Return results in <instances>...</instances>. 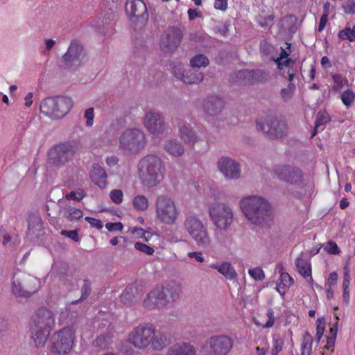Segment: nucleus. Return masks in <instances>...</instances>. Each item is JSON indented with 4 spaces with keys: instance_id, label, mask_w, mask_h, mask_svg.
Returning a JSON list of instances; mask_svg holds the SVG:
<instances>
[{
    "instance_id": "f257e3e1",
    "label": "nucleus",
    "mask_w": 355,
    "mask_h": 355,
    "mask_svg": "<svg viewBox=\"0 0 355 355\" xmlns=\"http://www.w3.org/2000/svg\"><path fill=\"white\" fill-rule=\"evenodd\" d=\"M239 203L242 212L251 223L263 227L272 220V206L264 198L248 196L241 199Z\"/></svg>"
},
{
    "instance_id": "f03ea898",
    "label": "nucleus",
    "mask_w": 355,
    "mask_h": 355,
    "mask_svg": "<svg viewBox=\"0 0 355 355\" xmlns=\"http://www.w3.org/2000/svg\"><path fill=\"white\" fill-rule=\"evenodd\" d=\"M138 170L142 184L148 188L159 184L164 180L166 173L164 162L153 154L146 155L139 161Z\"/></svg>"
},
{
    "instance_id": "7ed1b4c3",
    "label": "nucleus",
    "mask_w": 355,
    "mask_h": 355,
    "mask_svg": "<svg viewBox=\"0 0 355 355\" xmlns=\"http://www.w3.org/2000/svg\"><path fill=\"white\" fill-rule=\"evenodd\" d=\"M54 326L55 316L51 310L42 307L35 313L31 318L30 330L37 347L45 345Z\"/></svg>"
},
{
    "instance_id": "20e7f679",
    "label": "nucleus",
    "mask_w": 355,
    "mask_h": 355,
    "mask_svg": "<svg viewBox=\"0 0 355 355\" xmlns=\"http://www.w3.org/2000/svg\"><path fill=\"white\" fill-rule=\"evenodd\" d=\"M183 227L200 248H207L211 246V239L207 227L196 214H185Z\"/></svg>"
},
{
    "instance_id": "39448f33",
    "label": "nucleus",
    "mask_w": 355,
    "mask_h": 355,
    "mask_svg": "<svg viewBox=\"0 0 355 355\" xmlns=\"http://www.w3.org/2000/svg\"><path fill=\"white\" fill-rule=\"evenodd\" d=\"M73 100L68 96L47 97L40 104V112L53 120L62 119L73 107Z\"/></svg>"
},
{
    "instance_id": "423d86ee",
    "label": "nucleus",
    "mask_w": 355,
    "mask_h": 355,
    "mask_svg": "<svg viewBox=\"0 0 355 355\" xmlns=\"http://www.w3.org/2000/svg\"><path fill=\"white\" fill-rule=\"evenodd\" d=\"M147 144L146 135L139 128L125 130L119 137V148L125 155H137Z\"/></svg>"
},
{
    "instance_id": "0eeeda50",
    "label": "nucleus",
    "mask_w": 355,
    "mask_h": 355,
    "mask_svg": "<svg viewBox=\"0 0 355 355\" xmlns=\"http://www.w3.org/2000/svg\"><path fill=\"white\" fill-rule=\"evenodd\" d=\"M272 175L280 182L296 188H302L305 184L304 173L293 164H276L273 166Z\"/></svg>"
},
{
    "instance_id": "6e6552de",
    "label": "nucleus",
    "mask_w": 355,
    "mask_h": 355,
    "mask_svg": "<svg viewBox=\"0 0 355 355\" xmlns=\"http://www.w3.org/2000/svg\"><path fill=\"white\" fill-rule=\"evenodd\" d=\"M78 149L79 144L76 141L56 144L48 153V162L53 166L62 167L73 158Z\"/></svg>"
},
{
    "instance_id": "1a4fd4ad",
    "label": "nucleus",
    "mask_w": 355,
    "mask_h": 355,
    "mask_svg": "<svg viewBox=\"0 0 355 355\" xmlns=\"http://www.w3.org/2000/svg\"><path fill=\"white\" fill-rule=\"evenodd\" d=\"M234 338L220 334L209 337L201 347L205 355H229L234 345Z\"/></svg>"
},
{
    "instance_id": "9d476101",
    "label": "nucleus",
    "mask_w": 355,
    "mask_h": 355,
    "mask_svg": "<svg viewBox=\"0 0 355 355\" xmlns=\"http://www.w3.org/2000/svg\"><path fill=\"white\" fill-rule=\"evenodd\" d=\"M38 287V279L32 275L20 273L13 276L12 292L17 297L28 298L37 291Z\"/></svg>"
},
{
    "instance_id": "9b49d317",
    "label": "nucleus",
    "mask_w": 355,
    "mask_h": 355,
    "mask_svg": "<svg viewBox=\"0 0 355 355\" xmlns=\"http://www.w3.org/2000/svg\"><path fill=\"white\" fill-rule=\"evenodd\" d=\"M257 128L270 139L282 138L286 135L287 125L284 121L275 116H268L257 121Z\"/></svg>"
},
{
    "instance_id": "f8f14e48",
    "label": "nucleus",
    "mask_w": 355,
    "mask_h": 355,
    "mask_svg": "<svg viewBox=\"0 0 355 355\" xmlns=\"http://www.w3.org/2000/svg\"><path fill=\"white\" fill-rule=\"evenodd\" d=\"M86 51L78 40H72L67 52L61 58L62 66L67 69L76 70L83 64Z\"/></svg>"
},
{
    "instance_id": "ddd939ff",
    "label": "nucleus",
    "mask_w": 355,
    "mask_h": 355,
    "mask_svg": "<svg viewBox=\"0 0 355 355\" xmlns=\"http://www.w3.org/2000/svg\"><path fill=\"white\" fill-rule=\"evenodd\" d=\"M155 207L157 217L162 223L168 225L175 223L178 216V211L171 197L166 195L158 196Z\"/></svg>"
},
{
    "instance_id": "4468645a",
    "label": "nucleus",
    "mask_w": 355,
    "mask_h": 355,
    "mask_svg": "<svg viewBox=\"0 0 355 355\" xmlns=\"http://www.w3.org/2000/svg\"><path fill=\"white\" fill-rule=\"evenodd\" d=\"M209 216L214 225L227 230L233 222L232 209L225 203H216L209 208Z\"/></svg>"
},
{
    "instance_id": "2eb2a0df",
    "label": "nucleus",
    "mask_w": 355,
    "mask_h": 355,
    "mask_svg": "<svg viewBox=\"0 0 355 355\" xmlns=\"http://www.w3.org/2000/svg\"><path fill=\"white\" fill-rule=\"evenodd\" d=\"M74 334L70 328H63L54 333L51 337V349L59 354L69 353L74 341Z\"/></svg>"
},
{
    "instance_id": "dca6fc26",
    "label": "nucleus",
    "mask_w": 355,
    "mask_h": 355,
    "mask_svg": "<svg viewBox=\"0 0 355 355\" xmlns=\"http://www.w3.org/2000/svg\"><path fill=\"white\" fill-rule=\"evenodd\" d=\"M153 336V326L148 324H139L130 333L128 341L136 348L144 349L150 346Z\"/></svg>"
},
{
    "instance_id": "f3484780",
    "label": "nucleus",
    "mask_w": 355,
    "mask_h": 355,
    "mask_svg": "<svg viewBox=\"0 0 355 355\" xmlns=\"http://www.w3.org/2000/svg\"><path fill=\"white\" fill-rule=\"evenodd\" d=\"M125 8L130 20L133 24L142 26L148 21L149 15L144 1L127 0Z\"/></svg>"
},
{
    "instance_id": "a211bd4d",
    "label": "nucleus",
    "mask_w": 355,
    "mask_h": 355,
    "mask_svg": "<svg viewBox=\"0 0 355 355\" xmlns=\"http://www.w3.org/2000/svg\"><path fill=\"white\" fill-rule=\"evenodd\" d=\"M182 38V33L179 28H169L161 37L160 47L166 53L173 52L180 45Z\"/></svg>"
},
{
    "instance_id": "6ab92c4d",
    "label": "nucleus",
    "mask_w": 355,
    "mask_h": 355,
    "mask_svg": "<svg viewBox=\"0 0 355 355\" xmlns=\"http://www.w3.org/2000/svg\"><path fill=\"white\" fill-rule=\"evenodd\" d=\"M217 166L219 171L227 180H237L241 176V166L230 157L223 156L218 159Z\"/></svg>"
},
{
    "instance_id": "aec40b11",
    "label": "nucleus",
    "mask_w": 355,
    "mask_h": 355,
    "mask_svg": "<svg viewBox=\"0 0 355 355\" xmlns=\"http://www.w3.org/2000/svg\"><path fill=\"white\" fill-rule=\"evenodd\" d=\"M144 124L148 132L155 136L162 134L164 131V119L160 112L150 111L145 114Z\"/></svg>"
},
{
    "instance_id": "412c9836",
    "label": "nucleus",
    "mask_w": 355,
    "mask_h": 355,
    "mask_svg": "<svg viewBox=\"0 0 355 355\" xmlns=\"http://www.w3.org/2000/svg\"><path fill=\"white\" fill-rule=\"evenodd\" d=\"M169 304L168 300L162 290V287L156 286L148 294L144 300V305L148 309H153L155 307L161 308Z\"/></svg>"
},
{
    "instance_id": "4be33fe9",
    "label": "nucleus",
    "mask_w": 355,
    "mask_h": 355,
    "mask_svg": "<svg viewBox=\"0 0 355 355\" xmlns=\"http://www.w3.org/2000/svg\"><path fill=\"white\" fill-rule=\"evenodd\" d=\"M178 125L180 139L183 140L186 144L193 147L198 140V136L196 135L191 125L182 119H179Z\"/></svg>"
},
{
    "instance_id": "5701e85b",
    "label": "nucleus",
    "mask_w": 355,
    "mask_h": 355,
    "mask_svg": "<svg viewBox=\"0 0 355 355\" xmlns=\"http://www.w3.org/2000/svg\"><path fill=\"white\" fill-rule=\"evenodd\" d=\"M43 232V223L40 217L32 216L28 220L26 235L31 241L37 240Z\"/></svg>"
},
{
    "instance_id": "b1692460",
    "label": "nucleus",
    "mask_w": 355,
    "mask_h": 355,
    "mask_svg": "<svg viewBox=\"0 0 355 355\" xmlns=\"http://www.w3.org/2000/svg\"><path fill=\"white\" fill-rule=\"evenodd\" d=\"M223 99L218 96L208 97L203 103L205 112L211 116H218L223 110Z\"/></svg>"
},
{
    "instance_id": "393cba45",
    "label": "nucleus",
    "mask_w": 355,
    "mask_h": 355,
    "mask_svg": "<svg viewBox=\"0 0 355 355\" xmlns=\"http://www.w3.org/2000/svg\"><path fill=\"white\" fill-rule=\"evenodd\" d=\"M171 336L169 334L157 332L153 327V336L150 343V347L156 351L162 350L171 343Z\"/></svg>"
},
{
    "instance_id": "a878e982",
    "label": "nucleus",
    "mask_w": 355,
    "mask_h": 355,
    "mask_svg": "<svg viewBox=\"0 0 355 355\" xmlns=\"http://www.w3.org/2000/svg\"><path fill=\"white\" fill-rule=\"evenodd\" d=\"M166 355H196V350L189 343H178L168 348Z\"/></svg>"
},
{
    "instance_id": "bb28decb",
    "label": "nucleus",
    "mask_w": 355,
    "mask_h": 355,
    "mask_svg": "<svg viewBox=\"0 0 355 355\" xmlns=\"http://www.w3.org/2000/svg\"><path fill=\"white\" fill-rule=\"evenodd\" d=\"M161 287L169 303L175 301L181 293L180 284L175 281H169Z\"/></svg>"
},
{
    "instance_id": "cd10ccee",
    "label": "nucleus",
    "mask_w": 355,
    "mask_h": 355,
    "mask_svg": "<svg viewBox=\"0 0 355 355\" xmlns=\"http://www.w3.org/2000/svg\"><path fill=\"white\" fill-rule=\"evenodd\" d=\"M92 182L103 189L106 186L107 173L98 164H94L90 174Z\"/></svg>"
},
{
    "instance_id": "c85d7f7f",
    "label": "nucleus",
    "mask_w": 355,
    "mask_h": 355,
    "mask_svg": "<svg viewBox=\"0 0 355 355\" xmlns=\"http://www.w3.org/2000/svg\"><path fill=\"white\" fill-rule=\"evenodd\" d=\"M209 267L217 270L218 272L227 279L233 280L237 277V273L234 268L229 262L223 261L220 264L214 263L210 265Z\"/></svg>"
},
{
    "instance_id": "c756f323",
    "label": "nucleus",
    "mask_w": 355,
    "mask_h": 355,
    "mask_svg": "<svg viewBox=\"0 0 355 355\" xmlns=\"http://www.w3.org/2000/svg\"><path fill=\"white\" fill-rule=\"evenodd\" d=\"M164 148L167 153L174 157H180L184 153L182 144L176 139H170L165 141Z\"/></svg>"
},
{
    "instance_id": "7c9ffc66",
    "label": "nucleus",
    "mask_w": 355,
    "mask_h": 355,
    "mask_svg": "<svg viewBox=\"0 0 355 355\" xmlns=\"http://www.w3.org/2000/svg\"><path fill=\"white\" fill-rule=\"evenodd\" d=\"M204 79V74L198 69L193 68L191 69L185 70L182 81L185 84H198L201 83Z\"/></svg>"
},
{
    "instance_id": "2f4dec72",
    "label": "nucleus",
    "mask_w": 355,
    "mask_h": 355,
    "mask_svg": "<svg viewBox=\"0 0 355 355\" xmlns=\"http://www.w3.org/2000/svg\"><path fill=\"white\" fill-rule=\"evenodd\" d=\"M248 69H241L232 73L229 78L231 83L236 85H249Z\"/></svg>"
},
{
    "instance_id": "473e14b6",
    "label": "nucleus",
    "mask_w": 355,
    "mask_h": 355,
    "mask_svg": "<svg viewBox=\"0 0 355 355\" xmlns=\"http://www.w3.org/2000/svg\"><path fill=\"white\" fill-rule=\"evenodd\" d=\"M295 266L299 273L305 279L309 278V282H313L311 276V267L309 261L297 257L295 260Z\"/></svg>"
},
{
    "instance_id": "72a5a7b5",
    "label": "nucleus",
    "mask_w": 355,
    "mask_h": 355,
    "mask_svg": "<svg viewBox=\"0 0 355 355\" xmlns=\"http://www.w3.org/2000/svg\"><path fill=\"white\" fill-rule=\"evenodd\" d=\"M249 85L262 83L266 81L268 73L263 69H248Z\"/></svg>"
},
{
    "instance_id": "f704fd0d",
    "label": "nucleus",
    "mask_w": 355,
    "mask_h": 355,
    "mask_svg": "<svg viewBox=\"0 0 355 355\" xmlns=\"http://www.w3.org/2000/svg\"><path fill=\"white\" fill-rule=\"evenodd\" d=\"M63 210L64 211V216L69 221H74L81 218L83 216V212L81 209L73 207L69 205H67L65 202Z\"/></svg>"
},
{
    "instance_id": "c9c22d12",
    "label": "nucleus",
    "mask_w": 355,
    "mask_h": 355,
    "mask_svg": "<svg viewBox=\"0 0 355 355\" xmlns=\"http://www.w3.org/2000/svg\"><path fill=\"white\" fill-rule=\"evenodd\" d=\"M274 18L270 11L261 10L257 17V21L261 27L266 28L273 24Z\"/></svg>"
},
{
    "instance_id": "e433bc0d",
    "label": "nucleus",
    "mask_w": 355,
    "mask_h": 355,
    "mask_svg": "<svg viewBox=\"0 0 355 355\" xmlns=\"http://www.w3.org/2000/svg\"><path fill=\"white\" fill-rule=\"evenodd\" d=\"M113 337L114 333L112 331L101 334L94 340V345L101 349H105L111 344Z\"/></svg>"
},
{
    "instance_id": "4c0bfd02",
    "label": "nucleus",
    "mask_w": 355,
    "mask_h": 355,
    "mask_svg": "<svg viewBox=\"0 0 355 355\" xmlns=\"http://www.w3.org/2000/svg\"><path fill=\"white\" fill-rule=\"evenodd\" d=\"M136 288L133 285L128 286L120 296L121 302L124 304H130L135 300Z\"/></svg>"
},
{
    "instance_id": "58836bf2",
    "label": "nucleus",
    "mask_w": 355,
    "mask_h": 355,
    "mask_svg": "<svg viewBox=\"0 0 355 355\" xmlns=\"http://www.w3.org/2000/svg\"><path fill=\"white\" fill-rule=\"evenodd\" d=\"M260 53L262 56H266L270 60L274 61L275 59V54H277V51L272 45L266 41H261L260 43Z\"/></svg>"
},
{
    "instance_id": "ea45409f",
    "label": "nucleus",
    "mask_w": 355,
    "mask_h": 355,
    "mask_svg": "<svg viewBox=\"0 0 355 355\" xmlns=\"http://www.w3.org/2000/svg\"><path fill=\"white\" fill-rule=\"evenodd\" d=\"M330 121V116L325 111H320L316 115L314 130L311 137H313L317 134L318 129L320 126L329 123Z\"/></svg>"
},
{
    "instance_id": "a19ab883",
    "label": "nucleus",
    "mask_w": 355,
    "mask_h": 355,
    "mask_svg": "<svg viewBox=\"0 0 355 355\" xmlns=\"http://www.w3.org/2000/svg\"><path fill=\"white\" fill-rule=\"evenodd\" d=\"M209 60L204 54H197L190 60V64L192 68L206 67L209 65Z\"/></svg>"
},
{
    "instance_id": "79ce46f5",
    "label": "nucleus",
    "mask_w": 355,
    "mask_h": 355,
    "mask_svg": "<svg viewBox=\"0 0 355 355\" xmlns=\"http://www.w3.org/2000/svg\"><path fill=\"white\" fill-rule=\"evenodd\" d=\"M313 341L312 336L306 331L303 336L301 355H311Z\"/></svg>"
},
{
    "instance_id": "37998d69",
    "label": "nucleus",
    "mask_w": 355,
    "mask_h": 355,
    "mask_svg": "<svg viewBox=\"0 0 355 355\" xmlns=\"http://www.w3.org/2000/svg\"><path fill=\"white\" fill-rule=\"evenodd\" d=\"M338 37L343 40L353 42L355 40V26L352 28L346 27L338 33Z\"/></svg>"
},
{
    "instance_id": "c03bdc74",
    "label": "nucleus",
    "mask_w": 355,
    "mask_h": 355,
    "mask_svg": "<svg viewBox=\"0 0 355 355\" xmlns=\"http://www.w3.org/2000/svg\"><path fill=\"white\" fill-rule=\"evenodd\" d=\"M133 205L139 210L145 211L148 207V199L143 195H139L134 198Z\"/></svg>"
},
{
    "instance_id": "a18cd8bd",
    "label": "nucleus",
    "mask_w": 355,
    "mask_h": 355,
    "mask_svg": "<svg viewBox=\"0 0 355 355\" xmlns=\"http://www.w3.org/2000/svg\"><path fill=\"white\" fill-rule=\"evenodd\" d=\"M295 90V85L294 83H290L286 87L282 88L280 92L282 98L287 102L292 98L294 92Z\"/></svg>"
},
{
    "instance_id": "49530a36",
    "label": "nucleus",
    "mask_w": 355,
    "mask_h": 355,
    "mask_svg": "<svg viewBox=\"0 0 355 355\" xmlns=\"http://www.w3.org/2000/svg\"><path fill=\"white\" fill-rule=\"evenodd\" d=\"M341 100L343 104L349 107L355 100V93L352 89H347L342 94Z\"/></svg>"
},
{
    "instance_id": "de8ad7c7",
    "label": "nucleus",
    "mask_w": 355,
    "mask_h": 355,
    "mask_svg": "<svg viewBox=\"0 0 355 355\" xmlns=\"http://www.w3.org/2000/svg\"><path fill=\"white\" fill-rule=\"evenodd\" d=\"M86 196L85 192L83 189H78L76 191H72L70 193L66 194L65 198L68 200H75L80 202Z\"/></svg>"
},
{
    "instance_id": "09e8293b",
    "label": "nucleus",
    "mask_w": 355,
    "mask_h": 355,
    "mask_svg": "<svg viewBox=\"0 0 355 355\" xmlns=\"http://www.w3.org/2000/svg\"><path fill=\"white\" fill-rule=\"evenodd\" d=\"M146 50L144 48H141L139 50H134L132 61L138 65L144 64L145 60Z\"/></svg>"
},
{
    "instance_id": "8fccbe9b",
    "label": "nucleus",
    "mask_w": 355,
    "mask_h": 355,
    "mask_svg": "<svg viewBox=\"0 0 355 355\" xmlns=\"http://www.w3.org/2000/svg\"><path fill=\"white\" fill-rule=\"evenodd\" d=\"M171 67L172 69V73H173L175 77L177 79L182 80L185 72V69H184L183 65L180 63H173L171 64Z\"/></svg>"
},
{
    "instance_id": "3c124183",
    "label": "nucleus",
    "mask_w": 355,
    "mask_h": 355,
    "mask_svg": "<svg viewBox=\"0 0 355 355\" xmlns=\"http://www.w3.org/2000/svg\"><path fill=\"white\" fill-rule=\"evenodd\" d=\"M91 291V282L88 279H85L84 284L81 287V296L80 299L77 301H75L74 303H77L79 300L86 299L90 295Z\"/></svg>"
},
{
    "instance_id": "603ef678",
    "label": "nucleus",
    "mask_w": 355,
    "mask_h": 355,
    "mask_svg": "<svg viewBox=\"0 0 355 355\" xmlns=\"http://www.w3.org/2000/svg\"><path fill=\"white\" fill-rule=\"evenodd\" d=\"M248 273L256 281H262L265 279V274L259 267L249 269Z\"/></svg>"
},
{
    "instance_id": "864d4df0",
    "label": "nucleus",
    "mask_w": 355,
    "mask_h": 355,
    "mask_svg": "<svg viewBox=\"0 0 355 355\" xmlns=\"http://www.w3.org/2000/svg\"><path fill=\"white\" fill-rule=\"evenodd\" d=\"M135 248L140 252H142L148 255H152L153 254L155 250L153 248L150 246L141 243V242H136L135 243Z\"/></svg>"
},
{
    "instance_id": "5fc2aeb1",
    "label": "nucleus",
    "mask_w": 355,
    "mask_h": 355,
    "mask_svg": "<svg viewBox=\"0 0 355 355\" xmlns=\"http://www.w3.org/2000/svg\"><path fill=\"white\" fill-rule=\"evenodd\" d=\"M273 346L271 351V355H277L282 350L284 340L282 338H273Z\"/></svg>"
},
{
    "instance_id": "6e6d98bb",
    "label": "nucleus",
    "mask_w": 355,
    "mask_h": 355,
    "mask_svg": "<svg viewBox=\"0 0 355 355\" xmlns=\"http://www.w3.org/2000/svg\"><path fill=\"white\" fill-rule=\"evenodd\" d=\"M324 250L331 254H338L340 252L337 244L331 241L327 243L324 247Z\"/></svg>"
},
{
    "instance_id": "4d7b16f0",
    "label": "nucleus",
    "mask_w": 355,
    "mask_h": 355,
    "mask_svg": "<svg viewBox=\"0 0 355 355\" xmlns=\"http://www.w3.org/2000/svg\"><path fill=\"white\" fill-rule=\"evenodd\" d=\"M60 234L62 236L67 237L75 242H78L80 240L77 230H62Z\"/></svg>"
},
{
    "instance_id": "13d9d810",
    "label": "nucleus",
    "mask_w": 355,
    "mask_h": 355,
    "mask_svg": "<svg viewBox=\"0 0 355 355\" xmlns=\"http://www.w3.org/2000/svg\"><path fill=\"white\" fill-rule=\"evenodd\" d=\"M123 192L121 190L114 189L110 193L111 200L116 204H121L123 201Z\"/></svg>"
},
{
    "instance_id": "bf43d9fd",
    "label": "nucleus",
    "mask_w": 355,
    "mask_h": 355,
    "mask_svg": "<svg viewBox=\"0 0 355 355\" xmlns=\"http://www.w3.org/2000/svg\"><path fill=\"white\" fill-rule=\"evenodd\" d=\"M94 110L93 107H89L85 111L84 118L86 119V124L87 126H92L94 123Z\"/></svg>"
},
{
    "instance_id": "052dcab7",
    "label": "nucleus",
    "mask_w": 355,
    "mask_h": 355,
    "mask_svg": "<svg viewBox=\"0 0 355 355\" xmlns=\"http://www.w3.org/2000/svg\"><path fill=\"white\" fill-rule=\"evenodd\" d=\"M281 49V53L279 54V56H277V54H275V59L274 60V62L277 64V68L280 70H282V60L284 58H287V57L289 55L288 53L282 47Z\"/></svg>"
},
{
    "instance_id": "680f3d73",
    "label": "nucleus",
    "mask_w": 355,
    "mask_h": 355,
    "mask_svg": "<svg viewBox=\"0 0 355 355\" xmlns=\"http://www.w3.org/2000/svg\"><path fill=\"white\" fill-rule=\"evenodd\" d=\"M281 284H283V288H289L293 284V278L286 272L281 274Z\"/></svg>"
},
{
    "instance_id": "e2e57ef3",
    "label": "nucleus",
    "mask_w": 355,
    "mask_h": 355,
    "mask_svg": "<svg viewBox=\"0 0 355 355\" xmlns=\"http://www.w3.org/2000/svg\"><path fill=\"white\" fill-rule=\"evenodd\" d=\"M106 229L110 232L121 231L123 225L121 222L107 223L105 224Z\"/></svg>"
},
{
    "instance_id": "0e129e2a",
    "label": "nucleus",
    "mask_w": 355,
    "mask_h": 355,
    "mask_svg": "<svg viewBox=\"0 0 355 355\" xmlns=\"http://www.w3.org/2000/svg\"><path fill=\"white\" fill-rule=\"evenodd\" d=\"M85 220L87 221L91 227L96 228L97 230H101L103 228V223L101 220L87 216L85 218Z\"/></svg>"
},
{
    "instance_id": "69168bd1",
    "label": "nucleus",
    "mask_w": 355,
    "mask_h": 355,
    "mask_svg": "<svg viewBox=\"0 0 355 355\" xmlns=\"http://www.w3.org/2000/svg\"><path fill=\"white\" fill-rule=\"evenodd\" d=\"M316 333L323 334L325 329L326 321L324 318H318L316 321Z\"/></svg>"
},
{
    "instance_id": "338daca9",
    "label": "nucleus",
    "mask_w": 355,
    "mask_h": 355,
    "mask_svg": "<svg viewBox=\"0 0 355 355\" xmlns=\"http://www.w3.org/2000/svg\"><path fill=\"white\" fill-rule=\"evenodd\" d=\"M187 13L190 21H193L198 17H202V12L197 8H190L188 10Z\"/></svg>"
},
{
    "instance_id": "774afa93",
    "label": "nucleus",
    "mask_w": 355,
    "mask_h": 355,
    "mask_svg": "<svg viewBox=\"0 0 355 355\" xmlns=\"http://www.w3.org/2000/svg\"><path fill=\"white\" fill-rule=\"evenodd\" d=\"M344 11L347 14H354L355 12V2L353 0H349L344 6Z\"/></svg>"
}]
</instances>
